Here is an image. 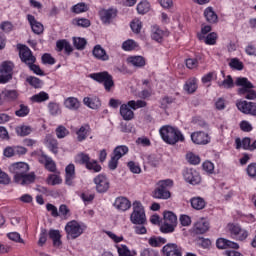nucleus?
Masks as SVG:
<instances>
[{"instance_id": "f257e3e1", "label": "nucleus", "mask_w": 256, "mask_h": 256, "mask_svg": "<svg viewBox=\"0 0 256 256\" xmlns=\"http://www.w3.org/2000/svg\"><path fill=\"white\" fill-rule=\"evenodd\" d=\"M10 173L14 174V183L17 185H31L35 183V172L29 173V164L16 162L9 167Z\"/></svg>"}, {"instance_id": "f03ea898", "label": "nucleus", "mask_w": 256, "mask_h": 256, "mask_svg": "<svg viewBox=\"0 0 256 256\" xmlns=\"http://www.w3.org/2000/svg\"><path fill=\"white\" fill-rule=\"evenodd\" d=\"M236 87H240L238 89V95L244 97V99H248L250 101H255L256 99V91L255 85L249 81V79L245 77H237L235 80Z\"/></svg>"}, {"instance_id": "7ed1b4c3", "label": "nucleus", "mask_w": 256, "mask_h": 256, "mask_svg": "<svg viewBox=\"0 0 256 256\" xmlns=\"http://www.w3.org/2000/svg\"><path fill=\"white\" fill-rule=\"evenodd\" d=\"M160 135L165 143L168 145H175L179 141H185V136L179 129L172 126H163L159 130Z\"/></svg>"}, {"instance_id": "20e7f679", "label": "nucleus", "mask_w": 256, "mask_h": 256, "mask_svg": "<svg viewBox=\"0 0 256 256\" xmlns=\"http://www.w3.org/2000/svg\"><path fill=\"white\" fill-rule=\"evenodd\" d=\"M132 213L130 221L133 225H145L147 223V215L145 214V207L140 201H134L132 204Z\"/></svg>"}, {"instance_id": "39448f33", "label": "nucleus", "mask_w": 256, "mask_h": 256, "mask_svg": "<svg viewBox=\"0 0 256 256\" xmlns=\"http://www.w3.org/2000/svg\"><path fill=\"white\" fill-rule=\"evenodd\" d=\"M64 229L66 231L67 239L75 240L78 237H81L82 233H85L87 226L77 220H71L67 222Z\"/></svg>"}, {"instance_id": "423d86ee", "label": "nucleus", "mask_w": 256, "mask_h": 256, "mask_svg": "<svg viewBox=\"0 0 256 256\" xmlns=\"http://www.w3.org/2000/svg\"><path fill=\"white\" fill-rule=\"evenodd\" d=\"M173 187V180L166 179L159 181L157 183V187L152 193V197L154 199H170L171 198V192L169 191V188Z\"/></svg>"}, {"instance_id": "0eeeda50", "label": "nucleus", "mask_w": 256, "mask_h": 256, "mask_svg": "<svg viewBox=\"0 0 256 256\" xmlns=\"http://www.w3.org/2000/svg\"><path fill=\"white\" fill-rule=\"evenodd\" d=\"M90 79H93L97 83H103L106 91H111L112 87H115L113 76L107 71L92 73L89 75Z\"/></svg>"}, {"instance_id": "6e6552de", "label": "nucleus", "mask_w": 256, "mask_h": 256, "mask_svg": "<svg viewBox=\"0 0 256 256\" xmlns=\"http://www.w3.org/2000/svg\"><path fill=\"white\" fill-rule=\"evenodd\" d=\"M177 227V216L171 212H164V224L160 227L162 233H173Z\"/></svg>"}, {"instance_id": "1a4fd4ad", "label": "nucleus", "mask_w": 256, "mask_h": 256, "mask_svg": "<svg viewBox=\"0 0 256 256\" xmlns=\"http://www.w3.org/2000/svg\"><path fill=\"white\" fill-rule=\"evenodd\" d=\"M228 231L230 233V237L236 241H245V239L249 237V232L241 228L239 224H229Z\"/></svg>"}, {"instance_id": "9d476101", "label": "nucleus", "mask_w": 256, "mask_h": 256, "mask_svg": "<svg viewBox=\"0 0 256 256\" xmlns=\"http://www.w3.org/2000/svg\"><path fill=\"white\" fill-rule=\"evenodd\" d=\"M183 177L185 182L190 185H199L201 183V175L193 168H186L183 172Z\"/></svg>"}, {"instance_id": "9b49d317", "label": "nucleus", "mask_w": 256, "mask_h": 256, "mask_svg": "<svg viewBox=\"0 0 256 256\" xmlns=\"http://www.w3.org/2000/svg\"><path fill=\"white\" fill-rule=\"evenodd\" d=\"M94 183L98 193H107V191H109L110 183L107 176L99 174L94 178Z\"/></svg>"}, {"instance_id": "f8f14e48", "label": "nucleus", "mask_w": 256, "mask_h": 256, "mask_svg": "<svg viewBox=\"0 0 256 256\" xmlns=\"http://www.w3.org/2000/svg\"><path fill=\"white\" fill-rule=\"evenodd\" d=\"M19 57L22 63H25V65H32V63H35V61H37V58H35L31 49H29V47L27 46H22L20 48Z\"/></svg>"}, {"instance_id": "ddd939ff", "label": "nucleus", "mask_w": 256, "mask_h": 256, "mask_svg": "<svg viewBox=\"0 0 256 256\" xmlns=\"http://www.w3.org/2000/svg\"><path fill=\"white\" fill-rule=\"evenodd\" d=\"M191 140L195 145H207L211 143V137L203 131L193 132L191 134Z\"/></svg>"}, {"instance_id": "4468645a", "label": "nucleus", "mask_w": 256, "mask_h": 256, "mask_svg": "<svg viewBox=\"0 0 256 256\" xmlns=\"http://www.w3.org/2000/svg\"><path fill=\"white\" fill-rule=\"evenodd\" d=\"M162 253L165 256H183V250L181 246L176 243H168L163 246Z\"/></svg>"}, {"instance_id": "2eb2a0df", "label": "nucleus", "mask_w": 256, "mask_h": 256, "mask_svg": "<svg viewBox=\"0 0 256 256\" xmlns=\"http://www.w3.org/2000/svg\"><path fill=\"white\" fill-rule=\"evenodd\" d=\"M27 20L31 26L33 33H35L36 35H41V33H43V31H44L43 24H41V22L37 21V19H35V16L28 14Z\"/></svg>"}, {"instance_id": "dca6fc26", "label": "nucleus", "mask_w": 256, "mask_h": 256, "mask_svg": "<svg viewBox=\"0 0 256 256\" xmlns=\"http://www.w3.org/2000/svg\"><path fill=\"white\" fill-rule=\"evenodd\" d=\"M92 55L95 59H98V61H109V54H107V51L99 44L94 46Z\"/></svg>"}, {"instance_id": "f3484780", "label": "nucleus", "mask_w": 256, "mask_h": 256, "mask_svg": "<svg viewBox=\"0 0 256 256\" xmlns=\"http://www.w3.org/2000/svg\"><path fill=\"white\" fill-rule=\"evenodd\" d=\"M221 74L224 80L217 81L218 87H220V89H233V87H235V82L233 81V77L231 75H228L225 77L224 71H221Z\"/></svg>"}, {"instance_id": "a211bd4d", "label": "nucleus", "mask_w": 256, "mask_h": 256, "mask_svg": "<svg viewBox=\"0 0 256 256\" xmlns=\"http://www.w3.org/2000/svg\"><path fill=\"white\" fill-rule=\"evenodd\" d=\"M117 17V10L108 9L100 11V19L105 24H109Z\"/></svg>"}, {"instance_id": "6ab92c4d", "label": "nucleus", "mask_w": 256, "mask_h": 256, "mask_svg": "<svg viewBox=\"0 0 256 256\" xmlns=\"http://www.w3.org/2000/svg\"><path fill=\"white\" fill-rule=\"evenodd\" d=\"M114 207L118 209V211H127L131 209V201L123 196L118 197L114 202Z\"/></svg>"}, {"instance_id": "aec40b11", "label": "nucleus", "mask_w": 256, "mask_h": 256, "mask_svg": "<svg viewBox=\"0 0 256 256\" xmlns=\"http://www.w3.org/2000/svg\"><path fill=\"white\" fill-rule=\"evenodd\" d=\"M120 115L124 121H133L135 119V112L131 110L128 104H122L120 106Z\"/></svg>"}, {"instance_id": "412c9836", "label": "nucleus", "mask_w": 256, "mask_h": 256, "mask_svg": "<svg viewBox=\"0 0 256 256\" xmlns=\"http://www.w3.org/2000/svg\"><path fill=\"white\" fill-rule=\"evenodd\" d=\"M218 249H239V244L225 238H220L216 241Z\"/></svg>"}, {"instance_id": "4be33fe9", "label": "nucleus", "mask_w": 256, "mask_h": 256, "mask_svg": "<svg viewBox=\"0 0 256 256\" xmlns=\"http://www.w3.org/2000/svg\"><path fill=\"white\" fill-rule=\"evenodd\" d=\"M194 231L197 235H203L209 231V222L205 219L198 220L194 225Z\"/></svg>"}, {"instance_id": "5701e85b", "label": "nucleus", "mask_w": 256, "mask_h": 256, "mask_svg": "<svg viewBox=\"0 0 256 256\" xmlns=\"http://www.w3.org/2000/svg\"><path fill=\"white\" fill-rule=\"evenodd\" d=\"M45 143L50 151L57 155L59 152V143L57 142V139H55V137H53L51 134H48L45 137Z\"/></svg>"}, {"instance_id": "b1692460", "label": "nucleus", "mask_w": 256, "mask_h": 256, "mask_svg": "<svg viewBox=\"0 0 256 256\" xmlns=\"http://www.w3.org/2000/svg\"><path fill=\"white\" fill-rule=\"evenodd\" d=\"M75 179V164H69L65 168V183L66 185H73V180Z\"/></svg>"}, {"instance_id": "393cba45", "label": "nucleus", "mask_w": 256, "mask_h": 256, "mask_svg": "<svg viewBox=\"0 0 256 256\" xmlns=\"http://www.w3.org/2000/svg\"><path fill=\"white\" fill-rule=\"evenodd\" d=\"M64 107L70 111H77L81 107V102L75 97H68L64 101Z\"/></svg>"}, {"instance_id": "a878e982", "label": "nucleus", "mask_w": 256, "mask_h": 256, "mask_svg": "<svg viewBox=\"0 0 256 256\" xmlns=\"http://www.w3.org/2000/svg\"><path fill=\"white\" fill-rule=\"evenodd\" d=\"M56 47L58 49V51H65L66 55H70L71 53H73V46H71V43H69V41L63 39V40H58L56 42Z\"/></svg>"}, {"instance_id": "bb28decb", "label": "nucleus", "mask_w": 256, "mask_h": 256, "mask_svg": "<svg viewBox=\"0 0 256 256\" xmlns=\"http://www.w3.org/2000/svg\"><path fill=\"white\" fill-rule=\"evenodd\" d=\"M204 17L208 23H217L219 19L217 13H215L211 7H208L204 10Z\"/></svg>"}, {"instance_id": "cd10ccee", "label": "nucleus", "mask_w": 256, "mask_h": 256, "mask_svg": "<svg viewBox=\"0 0 256 256\" xmlns=\"http://www.w3.org/2000/svg\"><path fill=\"white\" fill-rule=\"evenodd\" d=\"M83 101H84V104H86L87 107H89L90 109H99V107H101V100H99L98 97H93V98L85 97Z\"/></svg>"}, {"instance_id": "c85d7f7f", "label": "nucleus", "mask_w": 256, "mask_h": 256, "mask_svg": "<svg viewBox=\"0 0 256 256\" xmlns=\"http://www.w3.org/2000/svg\"><path fill=\"white\" fill-rule=\"evenodd\" d=\"M191 203V207L193 209H196V211H201V209H205V199L201 198V197H194L190 200Z\"/></svg>"}, {"instance_id": "c756f323", "label": "nucleus", "mask_w": 256, "mask_h": 256, "mask_svg": "<svg viewBox=\"0 0 256 256\" xmlns=\"http://www.w3.org/2000/svg\"><path fill=\"white\" fill-rule=\"evenodd\" d=\"M253 102H247V101H240L236 104V107L238 108L241 113H244L245 115H250L251 113V105Z\"/></svg>"}, {"instance_id": "7c9ffc66", "label": "nucleus", "mask_w": 256, "mask_h": 256, "mask_svg": "<svg viewBox=\"0 0 256 256\" xmlns=\"http://www.w3.org/2000/svg\"><path fill=\"white\" fill-rule=\"evenodd\" d=\"M91 127L88 124H85L80 127V129L76 132L77 140L79 142L85 141L87 139V133H89Z\"/></svg>"}, {"instance_id": "2f4dec72", "label": "nucleus", "mask_w": 256, "mask_h": 256, "mask_svg": "<svg viewBox=\"0 0 256 256\" xmlns=\"http://www.w3.org/2000/svg\"><path fill=\"white\" fill-rule=\"evenodd\" d=\"M235 143H236V149H241L243 147L245 150H248V151L251 150V138L249 137L243 138L242 141L241 139L237 138L235 140Z\"/></svg>"}, {"instance_id": "473e14b6", "label": "nucleus", "mask_w": 256, "mask_h": 256, "mask_svg": "<svg viewBox=\"0 0 256 256\" xmlns=\"http://www.w3.org/2000/svg\"><path fill=\"white\" fill-rule=\"evenodd\" d=\"M49 237L52 239L54 247H61V232L59 230H50Z\"/></svg>"}, {"instance_id": "72a5a7b5", "label": "nucleus", "mask_w": 256, "mask_h": 256, "mask_svg": "<svg viewBox=\"0 0 256 256\" xmlns=\"http://www.w3.org/2000/svg\"><path fill=\"white\" fill-rule=\"evenodd\" d=\"M90 161H91V157H89V154H86L83 152L77 154L75 157V163H78V165H85V167L89 165Z\"/></svg>"}, {"instance_id": "f704fd0d", "label": "nucleus", "mask_w": 256, "mask_h": 256, "mask_svg": "<svg viewBox=\"0 0 256 256\" xmlns=\"http://www.w3.org/2000/svg\"><path fill=\"white\" fill-rule=\"evenodd\" d=\"M128 63L133 67H145V58L143 56H131L128 58Z\"/></svg>"}, {"instance_id": "c9c22d12", "label": "nucleus", "mask_w": 256, "mask_h": 256, "mask_svg": "<svg viewBox=\"0 0 256 256\" xmlns=\"http://www.w3.org/2000/svg\"><path fill=\"white\" fill-rule=\"evenodd\" d=\"M129 153V148L125 145L117 146L113 151V156L116 159H121V157H124V155H127Z\"/></svg>"}, {"instance_id": "e433bc0d", "label": "nucleus", "mask_w": 256, "mask_h": 256, "mask_svg": "<svg viewBox=\"0 0 256 256\" xmlns=\"http://www.w3.org/2000/svg\"><path fill=\"white\" fill-rule=\"evenodd\" d=\"M33 103H43L44 101H49V94L47 92H40L31 97Z\"/></svg>"}, {"instance_id": "4c0bfd02", "label": "nucleus", "mask_w": 256, "mask_h": 256, "mask_svg": "<svg viewBox=\"0 0 256 256\" xmlns=\"http://www.w3.org/2000/svg\"><path fill=\"white\" fill-rule=\"evenodd\" d=\"M48 111L53 117L61 115V106L57 102H49Z\"/></svg>"}, {"instance_id": "58836bf2", "label": "nucleus", "mask_w": 256, "mask_h": 256, "mask_svg": "<svg viewBox=\"0 0 256 256\" xmlns=\"http://www.w3.org/2000/svg\"><path fill=\"white\" fill-rule=\"evenodd\" d=\"M4 97H6L7 103H11V101H17L19 97V92L17 90H4Z\"/></svg>"}, {"instance_id": "ea45409f", "label": "nucleus", "mask_w": 256, "mask_h": 256, "mask_svg": "<svg viewBox=\"0 0 256 256\" xmlns=\"http://www.w3.org/2000/svg\"><path fill=\"white\" fill-rule=\"evenodd\" d=\"M136 9L139 15H145V13H149V10L151 9V4H149L147 0H144L137 5Z\"/></svg>"}, {"instance_id": "a19ab883", "label": "nucleus", "mask_w": 256, "mask_h": 256, "mask_svg": "<svg viewBox=\"0 0 256 256\" xmlns=\"http://www.w3.org/2000/svg\"><path fill=\"white\" fill-rule=\"evenodd\" d=\"M151 37L154 41L161 43L163 41V30L158 28V26H153Z\"/></svg>"}, {"instance_id": "79ce46f5", "label": "nucleus", "mask_w": 256, "mask_h": 256, "mask_svg": "<svg viewBox=\"0 0 256 256\" xmlns=\"http://www.w3.org/2000/svg\"><path fill=\"white\" fill-rule=\"evenodd\" d=\"M127 105L130 107V109H133V111H137V109L147 107V102L143 100H130L128 101Z\"/></svg>"}, {"instance_id": "37998d69", "label": "nucleus", "mask_w": 256, "mask_h": 256, "mask_svg": "<svg viewBox=\"0 0 256 256\" xmlns=\"http://www.w3.org/2000/svg\"><path fill=\"white\" fill-rule=\"evenodd\" d=\"M44 161H45V167L48 171H50V173H55L57 171V165L55 164V162H53V160L49 157H47V155H42Z\"/></svg>"}, {"instance_id": "c03bdc74", "label": "nucleus", "mask_w": 256, "mask_h": 256, "mask_svg": "<svg viewBox=\"0 0 256 256\" xmlns=\"http://www.w3.org/2000/svg\"><path fill=\"white\" fill-rule=\"evenodd\" d=\"M148 243L151 247H161V245H165V243H167V239L163 237H151L148 240Z\"/></svg>"}, {"instance_id": "a18cd8bd", "label": "nucleus", "mask_w": 256, "mask_h": 256, "mask_svg": "<svg viewBox=\"0 0 256 256\" xmlns=\"http://www.w3.org/2000/svg\"><path fill=\"white\" fill-rule=\"evenodd\" d=\"M26 81L31 87H34V89H41V87H43V81L35 76L28 77Z\"/></svg>"}, {"instance_id": "49530a36", "label": "nucleus", "mask_w": 256, "mask_h": 256, "mask_svg": "<svg viewBox=\"0 0 256 256\" xmlns=\"http://www.w3.org/2000/svg\"><path fill=\"white\" fill-rule=\"evenodd\" d=\"M73 45L78 51H83L87 46V40L81 37L73 38Z\"/></svg>"}, {"instance_id": "de8ad7c7", "label": "nucleus", "mask_w": 256, "mask_h": 256, "mask_svg": "<svg viewBox=\"0 0 256 256\" xmlns=\"http://www.w3.org/2000/svg\"><path fill=\"white\" fill-rule=\"evenodd\" d=\"M16 133L19 137H27L33 133V128L30 126H20L16 128Z\"/></svg>"}, {"instance_id": "09e8293b", "label": "nucleus", "mask_w": 256, "mask_h": 256, "mask_svg": "<svg viewBox=\"0 0 256 256\" xmlns=\"http://www.w3.org/2000/svg\"><path fill=\"white\" fill-rule=\"evenodd\" d=\"M0 73L4 75H12L13 76V63L11 62H3L0 68Z\"/></svg>"}, {"instance_id": "8fccbe9b", "label": "nucleus", "mask_w": 256, "mask_h": 256, "mask_svg": "<svg viewBox=\"0 0 256 256\" xmlns=\"http://www.w3.org/2000/svg\"><path fill=\"white\" fill-rule=\"evenodd\" d=\"M184 89L187 91V93H195V91H197V80H188L184 85Z\"/></svg>"}, {"instance_id": "3c124183", "label": "nucleus", "mask_w": 256, "mask_h": 256, "mask_svg": "<svg viewBox=\"0 0 256 256\" xmlns=\"http://www.w3.org/2000/svg\"><path fill=\"white\" fill-rule=\"evenodd\" d=\"M29 106L25 104H20L19 109L15 111L16 117H27L29 115Z\"/></svg>"}, {"instance_id": "603ef678", "label": "nucleus", "mask_w": 256, "mask_h": 256, "mask_svg": "<svg viewBox=\"0 0 256 256\" xmlns=\"http://www.w3.org/2000/svg\"><path fill=\"white\" fill-rule=\"evenodd\" d=\"M229 67H231V69H235L236 71H243L244 65L239 58H232L229 62Z\"/></svg>"}, {"instance_id": "864d4df0", "label": "nucleus", "mask_w": 256, "mask_h": 256, "mask_svg": "<svg viewBox=\"0 0 256 256\" xmlns=\"http://www.w3.org/2000/svg\"><path fill=\"white\" fill-rule=\"evenodd\" d=\"M72 11L73 13H85L87 11H89V6H87V4H85V2H81V3H78L76 5H74L72 7Z\"/></svg>"}, {"instance_id": "5fc2aeb1", "label": "nucleus", "mask_w": 256, "mask_h": 256, "mask_svg": "<svg viewBox=\"0 0 256 256\" xmlns=\"http://www.w3.org/2000/svg\"><path fill=\"white\" fill-rule=\"evenodd\" d=\"M206 45H216L217 43V33L212 32L207 36H204L203 40Z\"/></svg>"}, {"instance_id": "6e6d98bb", "label": "nucleus", "mask_w": 256, "mask_h": 256, "mask_svg": "<svg viewBox=\"0 0 256 256\" xmlns=\"http://www.w3.org/2000/svg\"><path fill=\"white\" fill-rule=\"evenodd\" d=\"M69 135V130L63 125H60L56 128V137L58 139H65Z\"/></svg>"}, {"instance_id": "4d7b16f0", "label": "nucleus", "mask_w": 256, "mask_h": 256, "mask_svg": "<svg viewBox=\"0 0 256 256\" xmlns=\"http://www.w3.org/2000/svg\"><path fill=\"white\" fill-rule=\"evenodd\" d=\"M86 169H88V171H94V173H99L101 171V165L97 163V160H90L86 165Z\"/></svg>"}, {"instance_id": "13d9d810", "label": "nucleus", "mask_w": 256, "mask_h": 256, "mask_svg": "<svg viewBox=\"0 0 256 256\" xmlns=\"http://www.w3.org/2000/svg\"><path fill=\"white\" fill-rule=\"evenodd\" d=\"M137 47V42L135 40H126L122 44V49L124 51H133Z\"/></svg>"}, {"instance_id": "bf43d9fd", "label": "nucleus", "mask_w": 256, "mask_h": 256, "mask_svg": "<svg viewBox=\"0 0 256 256\" xmlns=\"http://www.w3.org/2000/svg\"><path fill=\"white\" fill-rule=\"evenodd\" d=\"M186 159L191 165H199L201 163V158L193 153H188Z\"/></svg>"}, {"instance_id": "052dcab7", "label": "nucleus", "mask_w": 256, "mask_h": 256, "mask_svg": "<svg viewBox=\"0 0 256 256\" xmlns=\"http://www.w3.org/2000/svg\"><path fill=\"white\" fill-rule=\"evenodd\" d=\"M119 256H135L131 253V250L126 245H121L117 247Z\"/></svg>"}, {"instance_id": "680f3d73", "label": "nucleus", "mask_w": 256, "mask_h": 256, "mask_svg": "<svg viewBox=\"0 0 256 256\" xmlns=\"http://www.w3.org/2000/svg\"><path fill=\"white\" fill-rule=\"evenodd\" d=\"M130 27H131L133 33H141L143 24L141 23L140 20H133L130 24Z\"/></svg>"}, {"instance_id": "e2e57ef3", "label": "nucleus", "mask_w": 256, "mask_h": 256, "mask_svg": "<svg viewBox=\"0 0 256 256\" xmlns=\"http://www.w3.org/2000/svg\"><path fill=\"white\" fill-rule=\"evenodd\" d=\"M62 181L63 180L61 179V177L59 175H56V174H51L48 177V183L50 185H61Z\"/></svg>"}, {"instance_id": "0e129e2a", "label": "nucleus", "mask_w": 256, "mask_h": 256, "mask_svg": "<svg viewBox=\"0 0 256 256\" xmlns=\"http://www.w3.org/2000/svg\"><path fill=\"white\" fill-rule=\"evenodd\" d=\"M42 63L44 65H55V58H53L51 56V54L49 53H45L43 56H42Z\"/></svg>"}, {"instance_id": "69168bd1", "label": "nucleus", "mask_w": 256, "mask_h": 256, "mask_svg": "<svg viewBox=\"0 0 256 256\" xmlns=\"http://www.w3.org/2000/svg\"><path fill=\"white\" fill-rule=\"evenodd\" d=\"M0 29L4 31V33H11L13 30V24L9 21H4L0 24Z\"/></svg>"}, {"instance_id": "338daca9", "label": "nucleus", "mask_w": 256, "mask_h": 256, "mask_svg": "<svg viewBox=\"0 0 256 256\" xmlns=\"http://www.w3.org/2000/svg\"><path fill=\"white\" fill-rule=\"evenodd\" d=\"M141 256H159V253L157 251L151 249V248H145L140 253Z\"/></svg>"}, {"instance_id": "774afa93", "label": "nucleus", "mask_w": 256, "mask_h": 256, "mask_svg": "<svg viewBox=\"0 0 256 256\" xmlns=\"http://www.w3.org/2000/svg\"><path fill=\"white\" fill-rule=\"evenodd\" d=\"M249 177H256V163H252L247 167Z\"/></svg>"}]
</instances>
